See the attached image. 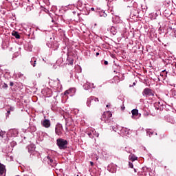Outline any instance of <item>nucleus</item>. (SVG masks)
Here are the masks:
<instances>
[{"instance_id":"obj_1","label":"nucleus","mask_w":176,"mask_h":176,"mask_svg":"<svg viewBox=\"0 0 176 176\" xmlns=\"http://www.w3.org/2000/svg\"><path fill=\"white\" fill-rule=\"evenodd\" d=\"M67 144H68V142L64 140V139L57 140V145L60 149H65L67 148Z\"/></svg>"},{"instance_id":"obj_2","label":"nucleus","mask_w":176,"mask_h":176,"mask_svg":"<svg viewBox=\"0 0 176 176\" xmlns=\"http://www.w3.org/2000/svg\"><path fill=\"white\" fill-rule=\"evenodd\" d=\"M111 118H112V113H111V111H106L102 115V120H103V122H104L105 123H108Z\"/></svg>"},{"instance_id":"obj_3","label":"nucleus","mask_w":176,"mask_h":176,"mask_svg":"<svg viewBox=\"0 0 176 176\" xmlns=\"http://www.w3.org/2000/svg\"><path fill=\"white\" fill-rule=\"evenodd\" d=\"M63 125L61 124H57L56 127H55V133L56 135H63Z\"/></svg>"},{"instance_id":"obj_4","label":"nucleus","mask_w":176,"mask_h":176,"mask_svg":"<svg viewBox=\"0 0 176 176\" xmlns=\"http://www.w3.org/2000/svg\"><path fill=\"white\" fill-rule=\"evenodd\" d=\"M91 101L92 102V105H94L96 102H98L100 101L98 98H96L94 96H91L89 98L87 99V107H90V104H89V102Z\"/></svg>"},{"instance_id":"obj_5","label":"nucleus","mask_w":176,"mask_h":176,"mask_svg":"<svg viewBox=\"0 0 176 176\" xmlns=\"http://www.w3.org/2000/svg\"><path fill=\"white\" fill-rule=\"evenodd\" d=\"M90 138H94V137H98L100 134L96 131L95 129H91L90 132L88 133Z\"/></svg>"},{"instance_id":"obj_6","label":"nucleus","mask_w":176,"mask_h":176,"mask_svg":"<svg viewBox=\"0 0 176 176\" xmlns=\"http://www.w3.org/2000/svg\"><path fill=\"white\" fill-rule=\"evenodd\" d=\"M116 164H110L108 167H107V170L110 172V173H116Z\"/></svg>"},{"instance_id":"obj_7","label":"nucleus","mask_w":176,"mask_h":176,"mask_svg":"<svg viewBox=\"0 0 176 176\" xmlns=\"http://www.w3.org/2000/svg\"><path fill=\"white\" fill-rule=\"evenodd\" d=\"M143 96H155L153 92H152V89L149 88H145L142 93Z\"/></svg>"},{"instance_id":"obj_8","label":"nucleus","mask_w":176,"mask_h":176,"mask_svg":"<svg viewBox=\"0 0 176 176\" xmlns=\"http://www.w3.org/2000/svg\"><path fill=\"white\" fill-rule=\"evenodd\" d=\"M131 113L132 119H137L136 116H139V118L141 116V113H138V109H133Z\"/></svg>"},{"instance_id":"obj_9","label":"nucleus","mask_w":176,"mask_h":176,"mask_svg":"<svg viewBox=\"0 0 176 176\" xmlns=\"http://www.w3.org/2000/svg\"><path fill=\"white\" fill-rule=\"evenodd\" d=\"M19 134V131L17 129H10L8 132V135H11V137H16Z\"/></svg>"},{"instance_id":"obj_10","label":"nucleus","mask_w":176,"mask_h":176,"mask_svg":"<svg viewBox=\"0 0 176 176\" xmlns=\"http://www.w3.org/2000/svg\"><path fill=\"white\" fill-rule=\"evenodd\" d=\"M85 90H89V89H90V87H92L93 89H94L96 87L94 86V84H91L89 82H87L84 86H83Z\"/></svg>"},{"instance_id":"obj_11","label":"nucleus","mask_w":176,"mask_h":176,"mask_svg":"<svg viewBox=\"0 0 176 176\" xmlns=\"http://www.w3.org/2000/svg\"><path fill=\"white\" fill-rule=\"evenodd\" d=\"M43 126L45 127L46 129H49L50 127V120H45L43 122Z\"/></svg>"},{"instance_id":"obj_12","label":"nucleus","mask_w":176,"mask_h":176,"mask_svg":"<svg viewBox=\"0 0 176 176\" xmlns=\"http://www.w3.org/2000/svg\"><path fill=\"white\" fill-rule=\"evenodd\" d=\"M6 173V169L5 168V165L0 163V174L3 175Z\"/></svg>"},{"instance_id":"obj_13","label":"nucleus","mask_w":176,"mask_h":176,"mask_svg":"<svg viewBox=\"0 0 176 176\" xmlns=\"http://www.w3.org/2000/svg\"><path fill=\"white\" fill-rule=\"evenodd\" d=\"M47 163L48 164H50V166H54V161L53 160V159H52V157H50V156H47Z\"/></svg>"},{"instance_id":"obj_14","label":"nucleus","mask_w":176,"mask_h":176,"mask_svg":"<svg viewBox=\"0 0 176 176\" xmlns=\"http://www.w3.org/2000/svg\"><path fill=\"white\" fill-rule=\"evenodd\" d=\"M72 92L75 93V89L72 88V89L65 91V96H67V94H70V96H72V94H71V93H72Z\"/></svg>"},{"instance_id":"obj_15","label":"nucleus","mask_w":176,"mask_h":176,"mask_svg":"<svg viewBox=\"0 0 176 176\" xmlns=\"http://www.w3.org/2000/svg\"><path fill=\"white\" fill-rule=\"evenodd\" d=\"M30 63L33 67H35L36 65V58L35 57L32 58Z\"/></svg>"},{"instance_id":"obj_16","label":"nucleus","mask_w":176,"mask_h":176,"mask_svg":"<svg viewBox=\"0 0 176 176\" xmlns=\"http://www.w3.org/2000/svg\"><path fill=\"white\" fill-rule=\"evenodd\" d=\"M111 34H113V35H116V34H117V31H116V27H112L111 28Z\"/></svg>"},{"instance_id":"obj_17","label":"nucleus","mask_w":176,"mask_h":176,"mask_svg":"<svg viewBox=\"0 0 176 176\" xmlns=\"http://www.w3.org/2000/svg\"><path fill=\"white\" fill-rule=\"evenodd\" d=\"M129 159L132 162H135V160H137V157H135V155H129Z\"/></svg>"},{"instance_id":"obj_18","label":"nucleus","mask_w":176,"mask_h":176,"mask_svg":"<svg viewBox=\"0 0 176 176\" xmlns=\"http://www.w3.org/2000/svg\"><path fill=\"white\" fill-rule=\"evenodd\" d=\"M12 35L15 36L16 39H20V34H19L17 32H14V33H12Z\"/></svg>"},{"instance_id":"obj_19","label":"nucleus","mask_w":176,"mask_h":176,"mask_svg":"<svg viewBox=\"0 0 176 176\" xmlns=\"http://www.w3.org/2000/svg\"><path fill=\"white\" fill-rule=\"evenodd\" d=\"M4 135H5V132L0 131V137H2V138H3Z\"/></svg>"},{"instance_id":"obj_20","label":"nucleus","mask_w":176,"mask_h":176,"mask_svg":"<svg viewBox=\"0 0 176 176\" xmlns=\"http://www.w3.org/2000/svg\"><path fill=\"white\" fill-rule=\"evenodd\" d=\"M9 111H10L11 112H13V111H14V107H10V108L8 109Z\"/></svg>"},{"instance_id":"obj_21","label":"nucleus","mask_w":176,"mask_h":176,"mask_svg":"<svg viewBox=\"0 0 176 176\" xmlns=\"http://www.w3.org/2000/svg\"><path fill=\"white\" fill-rule=\"evenodd\" d=\"M10 112H11L10 110L8 109V110L7 111V113H6V116L8 117L9 115H10Z\"/></svg>"},{"instance_id":"obj_22","label":"nucleus","mask_w":176,"mask_h":176,"mask_svg":"<svg viewBox=\"0 0 176 176\" xmlns=\"http://www.w3.org/2000/svg\"><path fill=\"white\" fill-rule=\"evenodd\" d=\"M153 134V133L151 132L150 131H147V135H149V137H151Z\"/></svg>"},{"instance_id":"obj_23","label":"nucleus","mask_w":176,"mask_h":176,"mask_svg":"<svg viewBox=\"0 0 176 176\" xmlns=\"http://www.w3.org/2000/svg\"><path fill=\"white\" fill-rule=\"evenodd\" d=\"M129 167H130L131 168H133L134 165H133V163L129 162Z\"/></svg>"},{"instance_id":"obj_24","label":"nucleus","mask_w":176,"mask_h":176,"mask_svg":"<svg viewBox=\"0 0 176 176\" xmlns=\"http://www.w3.org/2000/svg\"><path fill=\"white\" fill-rule=\"evenodd\" d=\"M3 87H4L5 89L8 88V84L4 83Z\"/></svg>"},{"instance_id":"obj_25","label":"nucleus","mask_w":176,"mask_h":176,"mask_svg":"<svg viewBox=\"0 0 176 176\" xmlns=\"http://www.w3.org/2000/svg\"><path fill=\"white\" fill-rule=\"evenodd\" d=\"M104 65H108V61L104 60Z\"/></svg>"},{"instance_id":"obj_26","label":"nucleus","mask_w":176,"mask_h":176,"mask_svg":"<svg viewBox=\"0 0 176 176\" xmlns=\"http://www.w3.org/2000/svg\"><path fill=\"white\" fill-rule=\"evenodd\" d=\"M13 85H14V83H13V82H10V86H13Z\"/></svg>"},{"instance_id":"obj_27","label":"nucleus","mask_w":176,"mask_h":176,"mask_svg":"<svg viewBox=\"0 0 176 176\" xmlns=\"http://www.w3.org/2000/svg\"><path fill=\"white\" fill-rule=\"evenodd\" d=\"M89 107H91V104H93V102H92V101H89Z\"/></svg>"},{"instance_id":"obj_28","label":"nucleus","mask_w":176,"mask_h":176,"mask_svg":"<svg viewBox=\"0 0 176 176\" xmlns=\"http://www.w3.org/2000/svg\"><path fill=\"white\" fill-rule=\"evenodd\" d=\"M91 166H94V163L93 162H90Z\"/></svg>"},{"instance_id":"obj_29","label":"nucleus","mask_w":176,"mask_h":176,"mask_svg":"<svg viewBox=\"0 0 176 176\" xmlns=\"http://www.w3.org/2000/svg\"><path fill=\"white\" fill-rule=\"evenodd\" d=\"M91 10H92V12H94V10H95L94 8H91Z\"/></svg>"},{"instance_id":"obj_30","label":"nucleus","mask_w":176,"mask_h":176,"mask_svg":"<svg viewBox=\"0 0 176 176\" xmlns=\"http://www.w3.org/2000/svg\"><path fill=\"white\" fill-rule=\"evenodd\" d=\"M112 129H113V131H116V129L113 126H112Z\"/></svg>"},{"instance_id":"obj_31","label":"nucleus","mask_w":176,"mask_h":176,"mask_svg":"<svg viewBox=\"0 0 176 176\" xmlns=\"http://www.w3.org/2000/svg\"><path fill=\"white\" fill-rule=\"evenodd\" d=\"M96 56H100V53H99V52H97V53H96Z\"/></svg>"},{"instance_id":"obj_32","label":"nucleus","mask_w":176,"mask_h":176,"mask_svg":"<svg viewBox=\"0 0 176 176\" xmlns=\"http://www.w3.org/2000/svg\"><path fill=\"white\" fill-rule=\"evenodd\" d=\"M70 64H71V65H72V64H74V62H70Z\"/></svg>"},{"instance_id":"obj_33","label":"nucleus","mask_w":176,"mask_h":176,"mask_svg":"<svg viewBox=\"0 0 176 176\" xmlns=\"http://www.w3.org/2000/svg\"><path fill=\"white\" fill-rule=\"evenodd\" d=\"M135 173H137V169H134Z\"/></svg>"},{"instance_id":"obj_34","label":"nucleus","mask_w":176,"mask_h":176,"mask_svg":"<svg viewBox=\"0 0 176 176\" xmlns=\"http://www.w3.org/2000/svg\"><path fill=\"white\" fill-rule=\"evenodd\" d=\"M80 2H78V5H80Z\"/></svg>"},{"instance_id":"obj_35","label":"nucleus","mask_w":176,"mask_h":176,"mask_svg":"<svg viewBox=\"0 0 176 176\" xmlns=\"http://www.w3.org/2000/svg\"><path fill=\"white\" fill-rule=\"evenodd\" d=\"M133 85H135V82H133Z\"/></svg>"},{"instance_id":"obj_36","label":"nucleus","mask_w":176,"mask_h":176,"mask_svg":"<svg viewBox=\"0 0 176 176\" xmlns=\"http://www.w3.org/2000/svg\"><path fill=\"white\" fill-rule=\"evenodd\" d=\"M109 107V105H107V107Z\"/></svg>"},{"instance_id":"obj_37","label":"nucleus","mask_w":176,"mask_h":176,"mask_svg":"<svg viewBox=\"0 0 176 176\" xmlns=\"http://www.w3.org/2000/svg\"><path fill=\"white\" fill-rule=\"evenodd\" d=\"M66 130H68V128L66 127Z\"/></svg>"}]
</instances>
